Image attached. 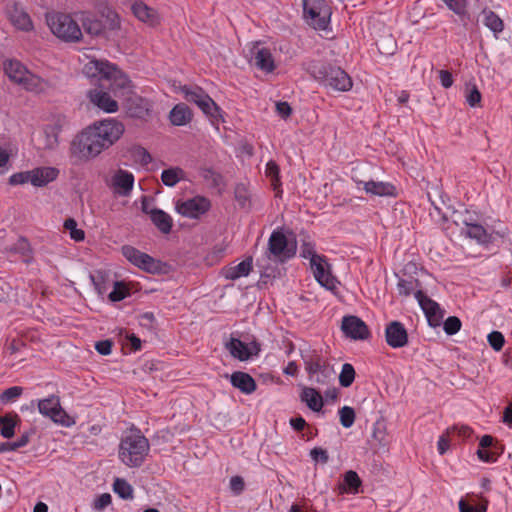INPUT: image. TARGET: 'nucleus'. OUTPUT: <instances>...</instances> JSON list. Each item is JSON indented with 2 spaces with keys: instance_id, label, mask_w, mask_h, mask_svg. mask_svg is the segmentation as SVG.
<instances>
[{
  "instance_id": "nucleus-1",
  "label": "nucleus",
  "mask_w": 512,
  "mask_h": 512,
  "mask_svg": "<svg viewBox=\"0 0 512 512\" xmlns=\"http://www.w3.org/2000/svg\"><path fill=\"white\" fill-rule=\"evenodd\" d=\"M124 132V124L116 118L95 121L73 137L69 158L73 164L89 162L115 145Z\"/></svg>"
},
{
  "instance_id": "nucleus-2",
  "label": "nucleus",
  "mask_w": 512,
  "mask_h": 512,
  "mask_svg": "<svg viewBox=\"0 0 512 512\" xmlns=\"http://www.w3.org/2000/svg\"><path fill=\"white\" fill-rule=\"evenodd\" d=\"M307 70L317 82L327 89L347 92L353 87L352 78L340 66L326 61H313Z\"/></svg>"
},
{
  "instance_id": "nucleus-3",
  "label": "nucleus",
  "mask_w": 512,
  "mask_h": 512,
  "mask_svg": "<svg viewBox=\"0 0 512 512\" xmlns=\"http://www.w3.org/2000/svg\"><path fill=\"white\" fill-rule=\"evenodd\" d=\"M149 451L148 439L137 430L122 438L119 445V458L128 467H140Z\"/></svg>"
},
{
  "instance_id": "nucleus-4",
  "label": "nucleus",
  "mask_w": 512,
  "mask_h": 512,
  "mask_svg": "<svg viewBox=\"0 0 512 512\" xmlns=\"http://www.w3.org/2000/svg\"><path fill=\"white\" fill-rule=\"evenodd\" d=\"M46 22L51 32L65 42H78L82 31L78 23L68 14L54 12L46 15Z\"/></svg>"
},
{
  "instance_id": "nucleus-5",
  "label": "nucleus",
  "mask_w": 512,
  "mask_h": 512,
  "mask_svg": "<svg viewBox=\"0 0 512 512\" xmlns=\"http://www.w3.org/2000/svg\"><path fill=\"white\" fill-rule=\"evenodd\" d=\"M301 356L311 381L320 385H327L333 380L335 373L333 367L317 351H310Z\"/></svg>"
},
{
  "instance_id": "nucleus-6",
  "label": "nucleus",
  "mask_w": 512,
  "mask_h": 512,
  "mask_svg": "<svg viewBox=\"0 0 512 512\" xmlns=\"http://www.w3.org/2000/svg\"><path fill=\"white\" fill-rule=\"evenodd\" d=\"M297 242L289 240L281 231L275 230L268 240L267 258L274 262L284 263L296 255Z\"/></svg>"
},
{
  "instance_id": "nucleus-7",
  "label": "nucleus",
  "mask_w": 512,
  "mask_h": 512,
  "mask_svg": "<svg viewBox=\"0 0 512 512\" xmlns=\"http://www.w3.org/2000/svg\"><path fill=\"white\" fill-rule=\"evenodd\" d=\"M37 406L39 413L55 424L71 427L76 423L75 419L62 408L60 398L57 395L52 394L47 398L38 400Z\"/></svg>"
},
{
  "instance_id": "nucleus-8",
  "label": "nucleus",
  "mask_w": 512,
  "mask_h": 512,
  "mask_svg": "<svg viewBox=\"0 0 512 512\" xmlns=\"http://www.w3.org/2000/svg\"><path fill=\"white\" fill-rule=\"evenodd\" d=\"M181 91L188 102L196 104L208 117L218 120L221 116L219 106L202 88L185 85L181 88Z\"/></svg>"
},
{
  "instance_id": "nucleus-9",
  "label": "nucleus",
  "mask_w": 512,
  "mask_h": 512,
  "mask_svg": "<svg viewBox=\"0 0 512 512\" xmlns=\"http://www.w3.org/2000/svg\"><path fill=\"white\" fill-rule=\"evenodd\" d=\"M303 10L309 23L319 30H325L328 27L331 7L325 0H303Z\"/></svg>"
},
{
  "instance_id": "nucleus-10",
  "label": "nucleus",
  "mask_w": 512,
  "mask_h": 512,
  "mask_svg": "<svg viewBox=\"0 0 512 512\" xmlns=\"http://www.w3.org/2000/svg\"><path fill=\"white\" fill-rule=\"evenodd\" d=\"M121 252L132 265L147 273L158 274L162 271V262L160 260L141 252L133 246L124 245L121 248Z\"/></svg>"
},
{
  "instance_id": "nucleus-11",
  "label": "nucleus",
  "mask_w": 512,
  "mask_h": 512,
  "mask_svg": "<svg viewBox=\"0 0 512 512\" xmlns=\"http://www.w3.org/2000/svg\"><path fill=\"white\" fill-rule=\"evenodd\" d=\"M210 208V200L203 196H195L176 204V210L180 215L192 219L200 218L207 213Z\"/></svg>"
},
{
  "instance_id": "nucleus-12",
  "label": "nucleus",
  "mask_w": 512,
  "mask_h": 512,
  "mask_svg": "<svg viewBox=\"0 0 512 512\" xmlns=\"http://www.w3.org/2000/svg\"><path fill=\"white\" fill-rule=\"evenodd\" d=\"M6 14L15 28L25 32L31 31L33 29V23L29 14L16 1H7Z\"/></svg>"
},
{
  "instance_id": "nucleus-13",
  "label": "nucleus",
  "mask_w": 512,
  "mask_h": 512,
  "mask_svg": "<svg viewBox=\"0 0 512 512\" xmlns=\"http://www.w3.org/2000/svg\"><path fill=\"white\" fill-rule=\"evenodd\" d=\"M415 298L425 313L429 325L432 327L439 326L443 318V312L439 304L428 297L422 290L415 292Z\"/></svg>"
},
{
  "instance_id": "nucleus-14",
  "label": "nucleus",
  "mask_w": 512,
  "mask_h": 512,
  "mask_svg": "<svg viewBox=\"0 0 512 512\" xmlns=\"http://www.w3.org/2000/svg\"><path fill=\"white\" fill-rule=\"evenodd\" d=\"M341 329L346 337L353 340H365L370 332L366 323L357 316H344Z\"/></svg>"
},
{
  "instance_id": "nucleus-15",
  "label": "nucleus",
  "mask_w": 512,
  "mask_h": 512,
  "mask_svg": "<svg viewBox=\"0 0 512 512\" xmlns=\"http://www.w3.org/2000/svg\"><path fill=\"white\" fill-rule=\"evenodd\" d=\"M311 270L316 281L328 290H334L337 288V280L331 274L328 263L326 262L325 256L316 258L310 263Z\"/></svg>"
},
{
  "instance_id": "nucleus-16",
  "label": "nucleus",
  "mask_w": 512,
  "mask_h": 512,
  "mask_svg": "<svg viewBox=\"0 0 512 512\" xmlns=\"http://www.w3.org/2000/svg\"><path fill=\"white\" fill-rule=\"evenodd\" d=\"M250 63L266 73L273 72L276 67L270 49L261 47L259 44H255L250 49Z\"/></svg>"
},
{
  "instance_id": "nucleus-17",
  "label": "nucleus",
  "mask_w": 512,
  "mask_h": 512,
  "mask_svg": "<svg viewBox=\"0 0 512 512\" xmlns=\"http://www.w3.org/2000/svg\"><path fill=\"white\" fill-rule=\"evenodd\" d=\"M385 339L392 348H402L408 344V333L399 321H392L385 328Z\"/></svg>"
},
{
  "instance_id": "nucleus-18",
  "label": "nucleus",
  "mask_w": 512,
  "mask_h": 512,
  "mask_svg": "<svg viewBox=\"0 0 512 512\" xmlns=\"http://www.w3.org/2000/svg\"><path fill=\"white\" fill-rule=\"evenodd\" d=\"M102 88H108L114 94L131 88V81L121 70L112 65L104 83L100 84Z\"/></svg>"
},
{
  "instance_id": "nucleus-19",
  "label": "nucleus",
  "mask_w": 512,
  "mask_h": 512,
  "mask_svg": "<svg viewBox=\"0 0 512 512\" xmlns=\"http://www.w3.org/2000/svg\"><path fill=\"white\" fill-rule=\"evenodd\" d=\"M357 186L364 189L367 194L380 197H391L396 196V187L390 182L383 181H355Z\"/></svg>"
},
{
  "instance_id": "nucleus-20",
  "label": "nucleus",
  "mask_w": 512,
  "mask_h": 512,
  "mask_svg": "<svg viewBox=\"0 0 512 512\" xmlns=\"http://www.w3.org/2000/svg\"><path fill=\"white\" fill-rule=\"evenodd\" d=\"M132 13L141 22L150 27L160 24L159 13L152 7H149L143 1H135L131 6Z\"/></svg>"
},
{
  "instance_id": "nucleus-21",
  "label": "nucleus",
  "mask_w": 512,
  "mask_h": 512,
  "mask_svg": "<svg viewBox=\"0 0 512 512\" xmlns=\"http://www.w3.org/2000/svg\"><path fill=\"white\" fill-rule=\"evenodd\" d=\"M114 192L120 196H129L134 187V175L123 169H119L112 177Z\"/></svg>"
},
{
  "instance_id": "nucleus-22",
  "label": "nucleus",
  "mask_w": 512,
  "mask_h": 512,
  "mask_svg": "<svg viewBox=\"0 0 512 512\" xmlns=\"http://www.w3.org/2000/svg\"><path fill=\"white\" fill-rule=\"evenodd\" d=\"M105 29V39H111L121 29V19L119 14L109 6L100 10Z\"/></svg>"
},
{
  "instance_id": "nucleus-23",
  "label": "nucleus",
  "mask_w": 512,
  "mask_h": 512,
  "mask_svg": "<svg viewBox=\"0 0 512 512\" xmlns=\"http://www.w3.org/2000/svg\"><path fill=\"white\" fill-rule=\"evenodd\" d=\"M88 97L95 106L106 113H114L118 111V103L111 98L110 94L101 89H93L89 91Z\"/></svg>"
},
{
  "instance_id": "nucleus-24",
  "label": "nucleus",
  "mask_w": 512,
  "mask_h": 512,
  "mask_svg": "<svg viewBox=\"0 0 512 512\" xmlns=\"http://www.w3.org/2000/svg\"><path fill=\"white\" fill-rule=\"evenodd\" d=\"M31 184L35 187H43L53 182L59 176V169L55 167H37L30 170Z\"/></svg>"
},
{
  "instance_id": "nucleus-25",
  "label": "nucleus",
  "mask_w": 512,
  "mask_h": 512,
  "mask_svg": "<svg viewBox=\"0 0 512 512\" xmlns=\"http://www.w3.org/2000/svg\"><path fill=\"white\" fill-rule=\"evenodd\" d=\"M112 64L103 60H91L85 64L83 73L88 78H96L101 84L104 83Z\"/></svg>"
},
{
  "instance_id": "nucleus-26",
  "label": "nucleus",
  "mask_w": 512,
  "mask_h": 512,
  "mask_svg": "<svg viewBox=\"0 0 512 512\" xmlns=\"http://www.w3.org/2000/svg\"><path fill=\"white\" fill-rule=\"evenodd\" d=\"M84 31L92 37L105 38V29L102 19L90 13H82L80 17Z\"/></svg>"
},
{
  "instance_id": "nucleus-27",
  "label": "nucleus",
  "mask_w": 512,
  "mask_h": 512,
  "mask_svg": "<svg viewBox=\"0 0 512 512\" xmlns=\"http://www.w3.org/2000/svg\"><path fill=\"white\" fill-rule=\"evenodd\" d=\"M230 382L233 387L239 389L244 394H252L257 388L253 377L242 371L232 373L230 376Z\"/></svg>"
},
{
  "instance_id": "nucleus-28",
  "label": "nucleus",
  "mask_w": 512,
  "mask_h": 512,
  "mask_svg": "<svg viewBox=\"0 0 512 512\" xmlns=\"http://www.w3.org/2000/svg\"><path fill=\"white\" fill-rule=\"evenodd\" d=\"M4 71L8 78L17 84H20L29 72L20 61L15 59L4 62Z\"/></svg>"
},
{
  "instance_id": "nucleus-29",
  "label": "nucleus",
  "mask_w": 512,
  "mask_h": 512,
  "mask_svg": "<svg viewBox=\"0 0 512 512\" xmlns=\"http://www.w3.org/2000/svg\"><path fill=\"white\" fill-rule=\"evenodd\" d=\"M150 219L157 229L163 234H169L171 232L173 220L165 211L158 208L151 209Z\"/></svg>"
},
{
  "instance_id": "nucleus-30",
  "label": "nucleus",
  "mask_w": 512,
  "mask_h": 512,
  "mask_svg": "<svg viewBox=\"0 0 512 512\" xmlns=\"http://www.w3.org/2000/svg\"><path fill=\"white\" fill-rule=\"evenodd\" d=\"M253 259L247 257L235 266L227 267L224 271V276L229 280H236L241 277H246L252 270Z\"/></svg>"
},
{
  "instance_id": "nucleus-31",
  "label": "nucleus",
  "mask_w": 512,
  "mask_h": 512,
  "mask_svg": "<svg viewBox=\"0 0 512 512\" xmlns=\"http://www.w3.org/2000/svg\"><path fill=\"white\" fill-rule=\"evenodd\" d=\"M225 348L229 351L232 357L240 361H246L252 356V352L248 348L247 344L237 338L232 337L230 341L225 344Z\"/></svg>"
},
{
  "instance_id": "nucleus-32",
  "label": "nucleus",
  "mask_w": 512,
  "mask_h": 512,
  "mask_svg": "<svg viewBox=\"0 0 512 512\" xmlns=\"http://www.w3.org/2000/svg\"><path fill=\"white\" fill-rule=\"evenodd\" d=\"M300 399L315 412H319L324 405L321 394L312 387H304L301 391Z\"/></svg>"
},
{
  "instance_id": "nucleus-33",
  "label": "nucleus",
  "mask_w": 512,
  "mask_h": 512,
  "mask_svg": "<svg viewBox=\"0 0 512 512\" xmlns=\"http://www.w3.org/2000/svg\"><path fill=\"white\" fill-rule=\"evenodd\" d=\"M462 234H465L467 237L474 239L477 243L482 245H487L492 242V236L486 231V229L475 222L466 229H462Z\"/></svg>"
},
{
  "instance_id": "nucleus-34",
  "label": "nucleus",
  "mask_w": 512,
  "mask_h": 512,
  "mask_svg": "<svg viewBox=\"0 0 512 512\" xmlns=\"http://www.w3.org/2000/svg\"><path fill=\"white\" fill-rule=\"evenodd\" d=\"M169 118L173 125L183 126L190 122L192 113L186 104L180 103L170 111Z\"/></svg>"
},
{
  "instance_id": "nucleus-35",
  "label": "nucleus",
  "mask_w": 512,
  "mask_h": 512,
  "mask_svg": "<svg viewBox=\"0 0 512 512\" xmlns=\"http://www.w3.org/2000/svg\"><path fill=\"white\" fill-rule=\"evenodd\" d=\"M185 171L180 167H171L161 173V180L164 185L174 187L178 182L185 179Z\"/></svg>"
},
{
  "instance_id": "nucleus-36",
  "label": "nucleus",
  "mask_w": 512,
  "mask_h": 512,
  "mask_svg": "<svg viewBox=\"0 0 512 512\" xmlns=\"http://www.w3.org/2000/svg\"><path fill=\"white\" fill-rule=\"evenodd\" d=\"M18 421L19 416L17 414L0 417V434L7 439L13 437Z\"/></svg>"
},
{
  "instance_id": "nucleus-37",
  "label": "nucleus",
  "mask_w": 512,
  "mask_h": 512,
  "mask_svg": "<svg viewBox=\"0 0 512 512\" xmlns=\"http://www.w3.org/2000/svg\"><path fill=\"white\" fill-rule=\"evenodd\" d=\"M483 23L490 29L495 35L501 33L504 29V23L502 19L492 10L483 11Z\"/></svg>"
},
{
  "instance_id": "nucleus-38",
  "label": "nucleus",
  "mask_w": 512,
  "mask_h": 512,
  "mask_svg": "<svg viewBox=\"0 0 512 512\" xmlns=\"http://www.w3.org/2000/svg\"><path fill=\"white\" fill-rule=\"evenodd\" d=\"M20 85L28 91L39 93L45 90L47 83L39 76L28 72Z\"/></svg>"
},
{
  "instance_id": "nucleus-39",
  "label": "nucleus",
  "mask_w": 512,
  "mask_h": 512,
  "mask_svg": "<svg viewBox=\"0 0 512 512\" xmlns=\"http://www.w3.org/2000/svg\"><path fill=\"white\" fill-rule=\"evenodd\" d=\"M488 501L482 499L479 503H476V499L471 497L469 499H461L459 501L460 512H486Z\"/></svg>"
},
{
  "instance_id": "nucleus-40",
  "label": "nucleus",
  "mask_w": 512,
  "mask_h": 512,
  "mask_svg": "<svg viewBox=\"0 0 512 512\" xmlns=\"http://www.w3.org/2000/svg\"><path fill=\"white\" fill-rule=\"evenodd\" d=\"M420 282L418 279L410 277L408 279L400 278L397 283V290L399 295L402 296H410L412 293L415 295V292L420 289Z\"/></svg>"
},
{
  "instance_id": "nucleus-41",
  "label": "nucleus",
  "mask_w": 512,
  "mask_h": 512,
  "mask_svg": "<svg viewBox=\"0 0 512 512\" xmlns=\"http://www.w3.org/2000/svg\"><path fill=\"white\" fill-rule=\"evenodd\" d=\"M234 197L240 207L246 208L251 204V195L244 183H239L235 186Z\"/></svg>"
},
{
  "instance_id": "nucleus-42",
  "label": "nucleus",
  "mask_w": 512,
  "mask_h": 512,
  "mask_svg": "<svg viewBox=\"0 0 512 512\" xmlns=\"http://www.w3.org/2000/svg\"><path fill=\"white\" fill-rule=\"evenodd\" d=\"M113 488L120 498L125 500L133 498V488L125 479L116 478Z\"/></svg>"
},
{
  "instance_id": "nucleus-43",
  "label": "nucleus",
  "mask_w": 512,
  "mask_h": 512,
  "mask_svg": "<svg viewBox=\"0 0 512 512\" xmlns=\"http://www.w3.org/2000/svg\"><path fill=\"white\" fill-rule=\"evenodd\" d=\"M355 379V369L349 364L345 363L342 366V370L339 375V383L342 387H349L352 385Z\"/></svg>"
},
{
  "instance_id": "nucleus-44",
  "label": "nucleus",
  "mask_w": 512,
  "mask_h": 512,
  "mask_svg": "<svg viewBox=\"0 0 512 512\" xmlns=\"http://www.w3.org/2000/svg\"><path fill=\"white\" fill-rule=\"evenodd\" d=\"M64 228L69 231L71 239L76 242L83 241L85 238V232L82 229L77 228V222L73 218H68L64 221Z\"/></svg>"
},
{
  "instance_id": "nucleus-45",
  "label": "nucleus",
  "mask_w": 512,
  "mask_h": 512,
  "mask_svg": "<svg viewBox=\"0 0 512 512\" xmlns=\"http://www.w3.org/2000/svg\"><path fill=\"white\" fill-rule=\"evenodd\" d=\"M340 423L344 428H350L353 426L356 418L355 411L350 406H343L339 409Z\"/></svg>"
},
{
  "instance_id": "nucleus-46",
  "label": "nucleus",
  "mask_w": 512,
  "mask_h": 512,
  "mask_svg": "<svg viewBox=\"0 0 512 512\" xmlns=\"http://www.w3.org/2000/svg\"><path fill=\"white\" fill-rule=\"evenodd\" d=\"M344 483L351 492L357 493L362 481L355 471L349 470L344 474Z\"/></svg>"
},
{
  "instance_id": "nucleus-47",
  "label": "nucleus",
  "mask_w": 512,
  "mask_h": 512,
  "mask_svg": "<svg viewBox=\"0 0 512 512\" xmlns=\"http://www.w3.org/2000/svg\"><path fill=\"white\" fill-rule=\"evenodd\" d=\"M280 169L276 162L269 161L266 164V175L271 179V184L274 189L280 185V177H279Z\"/></svg>"
},
{
  "instance_id": "nucleus-48",
  "label": "nucleus",
  "mask_w": 512,
  "mask_h": 512,
  "mask_svg": "<svg viewBox=\"0 0 512 512\" xmlns=\"http://www.w3.org/2000/svg\"><path fill=\"white\" fill-rule=\"evenodd\" d=\"M462 323L456 316H449L443 324V329L447 335H454L460 331Z\"/></svg>"
},
{
  "instance_id": "nucleus-49",
  "label": "nucleus",
  "mask_w": 512,
  "mask_h": 512,
  "mask_svg": "<svg viewBox=\"0 0 512 512\" xmlns=\"http://www.w3.org/2000/svg\"><path fill=\"white\" fill-rule=\"evenodd\" d=\"M128 295L127 288L122 282H115L114 289L109 293V299L112 302H119Z\"/></svg>"
},
{
  "instance_id": "nucleus-50",
  "label": "nucleus",
  "mask_w": 512,
  "mask_h": 512,
  "mask_svg": "<svg viewBox=\"0 0 512 512\" xmlns=\"http://www.w3.org/2000/svg\"><path fill=\"white\" fill-rule=\"evenodd\" d=\"M487 341L495 351H500L505 344V338L499 331H492L489 333L487 336Z\"/></svg>"
},
{
  "instance_id": "nucleus-51",
  "label": "nucleus",
  "mask_w": 512,
  "mask_h": 512,
  "mask_svg": "<svg viewBox=\"0 0 512 512\" xmlns=\"http://www.w3.org/2000/svg\"><path fill=\"white\" fill-rule=\"evenodd\" d=\"M132 156L138 160L142 165H147L152 161L150 153L141 146H134L131 149Z\"/></svg>"
},
{
  "instance_id": "nucleus-52",
  "label": "nucleus",
  "mask_w": 512,
  "mask_h": 512,
  "mask_svg": "<svg viewBox=\"0 0 512 512\" xmlns=\"http://www.w3.org/2000/svg\"><path fill=\"white\" fill-rule=\"evenodd\" d=\"M23 388L20 386H13L3 391L0 399L4 403L12 402L22 395Z\"/></svg>"
},
{
  "instance_id": "nucleus-53",
  "label": "nucleus",
  "mask_w": 512,
  "mask_h": 512,
  "mask_svg": "<svg viewBox=\"0 0 512 512\" xmlns=\"http://www.w3.org/2000/svg\"><path fill=\"white\" fill-rule=\"evenodd\" d=\"M481 98V93L476 87V85L467 87L466 101L471 107L478 106L481 102Z\"/></svg>"
},
{
  "instance_id": "nucleus-54",
  "label": "nucleus",
  "mask_w": 512,
  "mask_h": 512,
  "mask_svg": "<svg viewBox=\"0 0 512 512\" xmlns=\"http://www.w3.org/2000/svg\"><path fill=\"white\" fill-rule=\"evenodd\" d=\"M90 280L98 294H104L106 292L105 275L103 272L97 271L95 274H90Z\"/></svg>"
},
{
  "instance_id": "nucleus-55",
  "label": "nucleus",
  "mask_w": 512,
  "mask_h": 512,
  "mask_svg": "<svg viewBox=\"0 0 512 512\" xmlns=\"http://www.w3.org/2000/svg\"><path fill=\"white\" fill-rule=\"evenodd\" d=\"M454 222L457 226H461L462 230L466 229L467 227L470 226V224L472 225L477 221L474 219V216L469 211H465L464 213L456 215V219L454 220Z\"/></svg>"
},
{
  "instance_id": "nucleus-56",
  "label": "nucleus",
  "mask_w": 512,
  "mask_h": 512,
  "mask_svg": "<svg viewBox=\"0 0 512 512\" xmlns=\"http://www.w3.org/2000/svg\"><path fill=\"white\" fill-rule=\"evenodd\" d=\"M300 255L305 259H309L310 263L316 260V258L322 257V255L315 252L314 245L310 242H304L302 244Z\"/></svg>"
},
{
  "instance_id": "nucleus-57",
  "label": "nucleus",
  "mask_w": 512,
  "mask_h": 512,
  "mask_svg": "<svg viewBox=\"0 0 512 512\" xmlns=\"http://www.w3.org/2000/svg\"><path fill=\"white\" fill-rule=\"evenodd\" d=\"M30 171L14 173L9 177V184L12 186L31 183Z\"/></svg>"
},
{
  "instance_id": "nucleus-58",
  "label": "nucleus",
  "mask_w": 512,
  "mask_h": 512,
  "mask_svg": "<svg viewBox=\"0 0 512 512\" xmlns=\"http://www.w3.org/2000/svg\"><path fill=\"white\" fill-rule=\"evenodd\" d=\"M12 250L24 257L30 256L31 254L30 244L26 238H19L14 244Z\"/></svg>"
},
{
  "instance_id": "nucleus-59",
  "label": "nucleus",
  "mask_w": 512,
  "mask_h": 512,
  "mask_svg": "<svg viewBox=\"0 0 512 512\" xmlns=\"http://www.w3.org/2000/svg\"><path fill=\"white\" fill-rule=\"evenodd\" d=\"M112 502V497L108 493H103L98 496L93 502V509L97 511H101L105 509Z\"/></svg>"
},
{
  "instance_id": "nucleus-60",
  "label": "nucleus",
  "mask_w": 512,
  "mask_h": 512,
  "mask_svg": "<svg viewBox=\"0 0 512 512\" xmlns=\"http://www.w3.org/2000/svg\"><path fill=\"white\" fill-rule=\"evenodd\" d=\"M311 458L316 462L326 464L329 461L328 452L320 447H315L310 451Z\"/></svg>"
},
{
  "instance_id": "nucleus-61",
  "label": "nucleus",
  "mask_w": 512,
  "mask_h": 512,
  "mask_svg": "<svg viewBox=\"0 0 512 512\" xmlns=\"http://www.w3.org/2000/svg\"><path fill=\"white\" fill-rule=\"evenodd\" d=\"M245 488V483L242 477L233 476L230 479V489L236 494L239 495L243 492Z\"/></svg>"
},
{
  "instance_id": "nucleus-62",
  "label": "nucleus",
  "mask_w": 512,
  "mask_h": 512,
  "mask_svg": "<svg viewBox=\"0 0 512 512\" xmlns=\"http://www.w3.org/2000/svg\"><path fill=\"white\" fill-rule=\"evenodd\" d=\"M276 111L281 118L287 119L292 113V108L288 102L280 101L276 103Z\"/></svg>"
},
{
  "instance_id": "nucleus-63",
  "label": "nucleus",
  "mask_w": 512,
  "mask_h": 512,
  "mask_svg": "<svg viewBox=\"0 0 512 512\" xmlns=\"http://www.w3.org/2000/svg\"><path fill=\"white\" fill-rule=\"evenodd\" d=\"M112 345L111 340H102L96 342L95 349L101 355H109L112 352Z\"/></svg>"
},
{
  "instance_id": "nucleus-64",
  "label": "nucleus",
  "mask_w": 512,
  "mask_h": 512,
  "mask_svg": "<svg viewBox=\"0 0 512 512\" xmlns=\"http://www.w3.org/2000/svg\"><path fill=\"white\" fill-rule=\"evenodd\" d=\"M204 177L206 180L211 181L214 187H219L223 184V177L213 170H207Z\"/></svg>"
}]
</instances>
